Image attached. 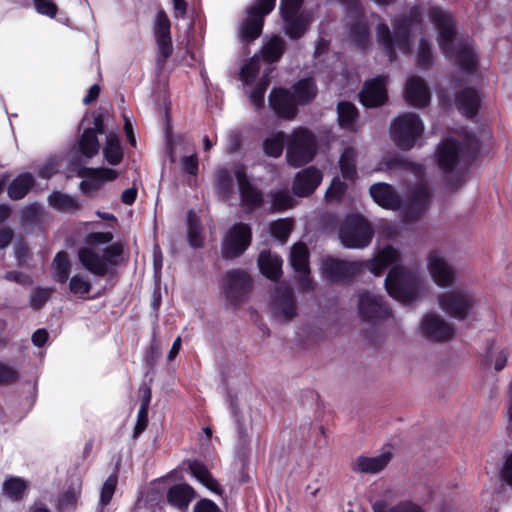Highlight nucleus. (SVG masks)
Segmentation results:
<instances>
[{
    "instance_id": "nucleus-41",
    "label": "nucleus",
    "mask_w": 512,
    "mask_h": 512,
    "mask_svg": "<svg viewBox=\"0 0 512 512\" xmlns=\"http://www.w3.org/2000/svg\"><path fill=\"white\" fill-rule=\"evenodd\" d=\"M49 204L62 212H72L79 209L78 201L65 193L55 191L48 198Z\"/></svg>"
},
{
    "instance_id": "nucleus-25",
    "label": "nucleus",
    "mask_w": 512,
    "mask_h": 512,
    "mask_svg": "<svg viewBox=\"0 0 512 512\" xmlns=\"http://www.w3.org/2000/svg\"><path fill=\"white\" fill-rule=\"evenodd\" d=\"M407 103L415 107H424L430 101V92L423 79L413 76L408 79L405 89Z\"/></svg>"
},
{
    "instance_id": "nucleus-20",
    "label": "nucleus",
    "mask_w": 512,
    "mask_h": 512,
    "mask_svg": "<svg viewBox=\"0 0 512 512\" xmlns=\"http://www.w3.org/2000/svg\"><path fill=\"white\" fill-rule=\"evenodd\" d=\"M386 84V76H378L367 81L359 93L360 102L369 108L384 104L387 99Z\"/></svg>"
},
{
    "instance_id": "nucleus-7",
    "label": "nucleus",
    "mask_w": 512,
    "mask_h": 512,
    "mask_svg": "<svg viewBox=\"0 0 512 512\" xmlns=\"http://www.w3.org/2000/svg\"><path fill=\"white\" fill-rule=\"evenodd\" d=\"M275 1L257 0L247 10L246 17L239 26V35L243 43L253 42L261 35L264 17L274 9Z\"/></svg>"
},
{
    "instance_id": "nucleus-56",
    "label": "nucleus",
    "mask_w": 512,
    "mask_h": 512,
    "mask_svg": "<svg viewBox=\"0 0 512 512\" xmlns=\"http://www.w3.org/2000/svg\"><path fill=\"white\" fill-rule=\"evenodd\" d=\"M123 252V245L119 242L113 243L112 245L106 247L102 255L104 256L107 265H116L117 259L121 256Z\"/></svg>"
},
{
    "instance_id": "nucleus-1",
    "label": "nucleus",
    "mask_w": 512,
    "mask_h": 512,
    "mask_svg": "<svg viewBox=\"0 0 512 512\" xmlns=\"http://www.w3.org/2000/svg\"><path fill=\"white\" fill-rule=\"evenodd\" d=\"M400 254L392 246H386L365 266L376 276L388 266L391 270L386 276L385 286L391 297L399 302L408 303L417 300L425 292V279L416 267H406L398 264Z\"/></svg>"
},
{
    "instance_id": "nucleus-32",
    "label": "nucleus",
    "mask_w": 512,
    "mask_h": 512,
    "mask_svg": "<svg viewBox=\"0 0 512 512\" xmlns=\"http://www.w3.org/2000/svg\"><path fill=\"white\" fill-rule=\"evenodd\" d=\"M189 470L192 475L197 478L204 486H206L212 492L221 495L222 489L216 479L208 471L207 467L201 462L193 461L189 464Z\"/></svg>"
},
{
    "instance_id": "nucleus-11",
    "label": "nucleus",
    "mask_w": 512,
    "mask_h": 512,
    "mask_svg": "<svg viewBox=\"0 0 512 512\" xmlns=\"http://www.w3.org/2000/svg\"><path fill=\"white\" fill-rule=\"evenodd\" d=\"M437 303L448 315L458 320H464L474 307L476 301L468 291L454 290L439 294Z\"/></svg>"
},
{
    "instance_id": "nucleus-15",
    "label": "nucleus",
    "mask_w": 512,
    "mask_h": 512,
    "mask_svg": "<svg viewBox=\"0 0 512 512\" xmlns=\"http://www.w3.org/2000/svg\"><path fill=\"white\" fill-rule=\"evenodd\" d=\"M420 332L423 337L430 341L443 342L453 337L454 326L440 315L428 313L421 320Z\"/></svg>"
},
{
    "instance_id": "nucleus-12",
    "label": "nucleus",
    "mask_w": 512,
    "mask_h": 512,
    "mask_svg": "<svg viewBox=\"0 0 512 512\" xmlns=\"http://www.w3.org/2000/svg\"><path fill=\"white\" fill-rule=\"evenodd\" d=\"M251 290V279L242 270L228 271L223 280L222 291L225 298L232 304L244 302Z\"/></svg>"
},
{
    "instance_id": "nucleus-60",
    "label": "nucleus",
    "mask_w": 512,
    "mask_h": 512,
    "mask_svg": "<svg viewBox=\"0 0 512 512\" xmlns=\"http://www.w3.org/2000/svg\"><path fill=\"white\" fill-rule=\"evenodd\" d=\"M500 478L503 482L512 487V453L505 456L500 469Z\"/></svg>"
},
{
    "instance_id": "nucleus-4",
    "label": "nucleus",
    "mask_w": 512,
    "mask_h": 512,
    "mask_svg": "<svg viewBox=\"0 0 512 512\" xmlns=\"http://www.w3.org/2000/svg\"><path fill=\"white\" fill-rule=\"evenodd\" d=\"M316 153V140L306 129H296L287 135L286 160L290 166L300 167L310 162Z\"/></svg>"
},
{
    "instance_id": "nucleus-33",
    "label": "nucleus",
    "mask_w": 512,
    "mask_h": 512,
    "mask_svg": "<svg viewBox=\"0 0 512 512\" xmlns=\"http://www.w3.org/2000/svg\"><path fill=\"white\" fill-rule=\"evenodd\" d=\"M51 268L53 279L58 283H65L71 272V263L67 252H58L52 261Z\"/></svg>"
},
{
    "instance_id": "nucleus-8",
    "label": "nucleus",
    "mask_w": 512,
    "mask_h": 512,
    "mask_svg": "<svg viewBox=\"0 0 512 512\" xmlns=\"http://www.w3.org/2000/svg\"><path fill=\"white\" fill-rule=\"evenodd\" d=\"M304 0H281L280 11L286 34L293 39L300 38L312 22L311 13L302 11Z\"/></svg>"
},
{
    "instance_id": "nucleus-17",
    "label": "nucleus",
    "mask_w": 512,
    "mask_h": 512,
    "mask_svg": "<svg viewBox=\"0 0 512 512\" xmlns=\"http://www.w3.org/2000/svg\"><path fill=\"white\" fill-rule=\"evenodd\" d=\"M154 34L158 47L156 64L158 69H162L167 58L172 54L173 51L170 37V20L164 11H159L157 13Z\"/></svg>"
},
{
    "instance_id": "nucleus-54",
    "label": "nucleus",
    "mask_w": 512,
    "mask_h": 512,
    "mask_svg": "<svg viewBox=\"0 0 512 512\" xmlns=\"http://www.w3.org/2000/svg\"><path fill=\"white\" fill-rule=\"evenodd\" d=\"M69 289L74 294H86L91 290V283L87 279L75 275L69 281Z\"/></svg>"
},
{
    "instance_id": "nucleus-29",
    "label": "nucleus",
    "mask_w": 512,
    "mask_h": 512,
    "mask_svg": "<svg viewBox=\"0 0 512 512\" xmlns=\"http://www.w3.org/2000/svg\"><path fill=\"white\" fill-rule=\"evenodd\" d=\"M455 103L461 113L473 117L478 112L480 97L474 89L465 88L457 93Z\"/></svg>"
},
{
    "instance_id": "nucleus-39",
    "label": "nucleus",
    "mask_w": 512,
    "mask_h": 512,
    "mask_svg": "<svg viewBox=\"0 0 512 512\" xmlns=\"http://www.w3.org/2000/svg\"><path fill=\"white\" fill-rule=\"evenodd\" d=\"M285 48L284 40L279 36H273L262 46V59L267 63L277 61L281 58Z\"/></svg>"
},
{
    "instance_id": "nucleus-3",
    "label": "nucleus",
    "mask_w": 512,
    "mask_h": 512,
    "mask_svg": "<svg viewBox=\"0 0 512 512\" xmlns=\"http://www.w3.org/2000/svg\"><path fill=\"white\" fill-rule=\"evenodd\" d=\"M420 22V12L418 9L411 11L410 17H401L394 24V33L391 35L388 26L380 23L377 26V38L379 43L384 47V50L389 58L393 61L396 57L394 46L401 52L409 53L411 50V29L414 24Z\"/></svg>"
},
{
    "instance_id": "nucleus-49",
    "label": "nucleus",
    "mask_w": 512,
    "mask_h": 512,
    "mask_svg": "<svg viewBox=\"0 0 512 512\" xmlns=\"http://www.w3.org/2000/svg\"><path fill=\"white\" fill-rule=\"evenodd\" d=\"M261 56L254 55L251 60L242 68L241 77L246 83L253 81L260 69Z\"/></svg>"
},
{
    "instance_id": "nucleus-28",
    "label": "nucleus",
    "mask_w": 512,
    "mask_h": 512,
    "mask_svg": "<svg viewBox=\"0 0 512 512\" xmlns=\"http://www.w3.org/2000/svg\"><path fill=\"white\" fill-rule=\"evenodd\" d=\"M373 200L386 209L395 210L400 206V200L392 186L386 183H376L370 187Z\"/></svg>"
},
{
    "instance_id": "nucleus-27",
    "label": "nucleus",
    "mask_w": 512,
    "mask_h": 512,
    "mask_svg": "<svg viewBox=\"0 0 512 512\" xmlns=\"http://www.w3.org/2000/svg\"><path fill=\"white\" fill-rule=\"evenodd\" d=\"M79 259L91 273L97 276H104L107 273V262L99 251L88 247L82 248L79 250Z\"/></svg>"
},
{
    "instance_id": "nucleus-2",
    "label": "nucleus",
    "mask_w": 512,
    "mask_h": 512,
    "mask_svg": "<svg viewBox=\"0 0 512 512\" xmlns=\"http://www.w3.org/2000/svg\"><path fill=\"white\" fill-rule=\"evenodd\" d=\"M428 16L438 31L437 41L443 54L454 59L461 68L471 69L475 63L471 42L469 39L462 41L457 38L452 17L439 7H431Z\"/></svg>"
},
{
    "instance_id": "nucleus-48",
    "label": "nucleus",
    "mask_w": 512,
    "mask_h": 512,
    "mask_svg": "<svg viewBox=\"0 0 512 512\" xmlns=\"http://www.w3.org/2000/svg\"><path fill=\"white\" fill-rule=\"evenodd\" d=\"M292 224L289 219H279L270 225L271 234L284 243L292 231Z\"/></svg>"
},
{
    "instance_id": "nucleus-50",
    "label": "nucleus",
    "mask_w": 512,
    "mask_h": 512,
    "mask_svg": "<svg viewBox=\"0 0 512 512\" xmlns=\"http://www.w3.org/2000/svg\"><path fill=\"white\" fill-rule=\"evenodd\" d=\"M273 210L281 211L292 207L293 198L288 191H276L271 193Z\"/></svg>"
},
{
    "instance_id": "nucleus-62",
    "label": "nucleus",
    "mask_w": 512,
    "mask_h": 512,
    "mask_svg": "<svg viewBox=\"0 0 512 512\" xmlns=\"http://www.w3.org/2000/svg\"><path fill=\"white\" fill-rule=\"evenodd\" d=\"M4 278L8 281L16 282L23 286L32 285V280L30 276L19 271H9L5 274Z\"/></svg>"
},
{
    "instance_id": "nucleus-40",
    "label": "nucleus",
    "mask_w": 512,
    "mask_h": 512,
    "mask_svg": "<svg viewBox=\"0 0 512 512\" xmlns=\"http://www.w3.org/2000/svg\"><path fill=\"white\" fill-rule=\"evenodd\" d=\"M285 143H287V135L285 133H274L263 141L264 153L269 157L278 158L283 152Z\"/></svg>"
},
{
    "instance_id": "nucleus-55",
    "label": "nucleus",
    "mask_w": 512,
    "mask_h": 512,
    "mask_svg": "<svg viewBox=\"0 0 512 512\" xmlns=\"http://www.w3.org/2000/svg\"><path fill=\"white\" fill-rule=\"evenodd\" d=\"M417 61L419 66L424 68L432 63L431 47L425 39L420 40Z\"/></svg>"
},
{
    "instance_id": "nucleus-37",
    "label": "nucleus",
    "mask_w": 512,
    "mask_h": 512,
    "mask_svg": "<svg viewBox=\"0 0 512 512\" xmlns=\"http://www.w3.org/2000/svg\"><path fill=\"white\" fill-rule=\"evenodd\" d=\"M34 184V178L30 173H24L15 178L8 187V195L14 200L22 199L31 186Z\"/></svg>"
},
{
    "instance_id": "nucleus-19",
    "label": "nucleus",
    "mask_w": 512,
    "mask_h": 512,
    "mask_svg": "<svg viewBox=\"0 0 512 512\" xmlns=\"http://www.w3.org/2000/svg\"><path fill=\"white\" fill-rule=\"evenodd\" d=\"M364 263L338 259H328L323 263L324 274L334 282L348 280L357 275Z\"/></svg>"
},
{
    "instance_id": "nucleus-14",
    "label": "nucleus",
    "mask_w": 512,
    "mask_h": 512,
    "mask_svg": "<svg viewBox=\"0 0 512 512\" xmlns=\"http://www.w3.org/2000/svg\"><path fill=\"white\" fill-rule=\"evenodd\" d=\"M357 310L361 319L367 322L385 319L390 315V310L382 298L369 291L358 293Z\"/></svg>"
},
{
    "instance_id": "nucleus-18",
    "label": "nucleus",
    "mask_w": 512,
    "mask_h": 512,
    "mask_svg": "<svg viewBox=\"0 0 512 512\" xmlns=\"http://www.w3.org/2000/svg\"><path fill=\"white\" fill-rule=\"evenodd\" d=\"M430 191L424 181H420L411 189L405 204V217L414 220L420 217L428 207Z\"/></svg>"
},
{
    "instance_id": "nucleus-64",
    "label": "nucleus",
    "mask_w": 512,
    "mask_h": 512,
    "mask_svg": "<svg viewBox=\"0 0 512 512\" xmlns=\"http://www.w3.org/2000/svg\"><path fill=\"white\" fill-rule=\"evenodd\" d=\"M194 512H221L220 508L209 499H202L194 506Z\"/></svg>"
},
{
    "instance_id": "nucleus-22",
    "label": "nucleus",
    "mask_w": 512,
    "mask_h": 512,
    "mask_svg": "<svg viewBox=\"0 0 512 512\" xmlns=\"http://www.w3.org/2000/svg\"><path fill=\"white\" fill-rule=\"evenodd\" d=\"M234 174L237 180L243 207L248 209L259 207L263 202L262 193L249 182L245 168L237 167Z\"/></svg>"
},
{
    "instance_id": "nucleus-52",
    "label": "nucleus",
    "mask_w": 512,
    "mask_h": 512,
    "mask_svg": "<svg viewBox=\"0 0 512 512\" xmlns=\"http://www.w3.org/2000/svg\"><path fill=\"white\" fill-rule=\"evenodd\" d=\"M269 85V79L268 76L265 75L259 83L256 85V87L252 90L250 95L251 103L256 107L259 108L264 103V94L267 90V87Z\"/></svg>"
},
{
    "instance_id": "nucleus-6",
    "label": "nucleus",
    "mask_w": 512,
    "mask_h": 512,
    "mask_svg": "<svg viewBox=\"0 0 512 512\" xmlns=\"http://www.w3.org/2000/svg\"><path fill=\"white\" fill-rule=\"evenodd\" d=\"M423 130V123L415 113H403L393 121L390 128L393 141L402 149L413 147Z\"/></svg>"
},
{
    "instance_id": "nucleus-47",
    "label": "nucleus",
    "mask_w": 512,
    "mask_h": 512,
    "mask_svg": "<svg viewBox=\"0 0 512 512\" xmlns=\"http://www.w3.org/2000/svg\"><path fill=\"white\" fill-rule=\"evenodd\" d=\"M14 256L17 260L18 265H25L32 257L31 250L24 239V237L19 236L16 238L14 245Z\"/></svg>"
},
{
    "instance_id": "nucleus-21",
    "label": "nucleus",
    "mask_w": 512,
    "mask_h": 512,
    "mask_svg": "<svg viewBox=\"0 0 512 512\" xmlns=\"http://www.w3.org/2000/svg\"><path fill=\"white\" fill-rule=\"evenodd\" d=\"M93 127H87L78 142L79 151L87 158L95 156L100 148L97 135L104 132L103 118L100 114H92Z\"/></svg>"
},
{
    "instance_id": "nucleus-42",
    "label": "nucleus",
    "mask_w": 512,
    "mask_h": 512,
    "mask_svg": "<svg viewBox=\"0 0 512 512\" xmlns=\"http://www.w3.org/2000/svg\"><path fill=\"white\" fill-rule=\"evenodd\" d=\"M2 489L4 495L12 501H19L26 492L27 482L20 477H10L4 481Z\"/></svg>"
},
{
    "instance_id": "nucleus-61",
    "label": "nucleus",
    "mask_w": 512,
    "mask_h": 512,
    "mask_svg": "<svg viewBox=\"0 0 512 512\" xmlns=\"http://www.w3.org/2000/svg\"><path fill=\"white\" fill-rule=\"evenodd\" d=\"M36 10L44 15L54 17L57 13V6L52 0H34Z\"/></svg>"
},
{
    "instance_id": "nucleus-5",
    "label": "nucleus",
    "mask_w": 512,
    "mask_h": 512,
    "mask_svg": "<svg viewBox=\"0 0 512 512\" xmlns=\"http://www.w3.org/2000/svg\"><path fill=\"white\" fill-rule=\"evenodd\" d=\"M374 231L372 226L360 215L347 216L339 229V239L343 246L361 249L368 246Z\"/></svg>"
},
{
    "instance_id": "nucleus-46",
    "label": "nucleus",
    "mask_w": 512,
    "mask_h": 512,
    "mask_svg": "<svg viewBox=\"0 0 512 512\" xmlns=\"http://www.w3.org/2000/svg\"><path fill=\"white\" fill-rule=\"evenodd\" d=\"M233 187V180L226 168H218L215 172V188L221 195H228Z\"/></svg>"
},
{
    "instance_id": "nucleus-31",
    "label": "nucleus",
    "mask_w": 512,
    "mask_h": 512,
    "mask_svg": "<svg viewBox=\"0 0 512 512\" xmlns=\"http://www.w3.org/2000/svg\"><path fill=\"white\" fill-rule=\"evenodd\" d=\"M194 497V490L188 484L174 485L167 493L168 502L180 510L187 509Z\"/></svg>"
},
{
    "instance_id": "nucleus-35",
    "label": "nucleus",
    "mask_w": 512,
    "mask_h": 512,
    "mask_svg": "<svg viewBox=\"0 0 512 512\" xmlns=\"http://www.w3.org/2000/svg\"><path fill=\"white\" fill-rule=\"evenodd\" d=\"M338 121L341 127L350 131L356 130L358 111L356 107L347 101L339 102L337 106Z\"/></svg>"
},
{
    "instance_id": "nucleus-57",
    "label": "nucleus",
    "mask_w": 512,
    "mask_h": 512,
    "mask_svg": "<svg viewBox=\"0 0 512 512\" xmlns=\"http://www.w3.org/2000/svg\"><path fill=\"white\" fill-rule=\"evenodd\" d=\"M345 189L346 184L338 177H335L326 191V198L328 200H338L344 194Z\"/></svg>"
},
{
    "instance_id": "nucleus-24",
    "label": "nucleus",
    "mask_w": 512,
    "mask_h": 512,
    "mask_svg": "<svg viewBox=\"0 0 512 512\" xmlns=\"http://www.w3.org/2000/svg\"><path fill=\"white\" fill-rule=\"evenodd\" d=\"M322 174L315 167H308L295 176L293 183V192L300 197L311 194L321 183Z\"/></svg>"
},
{
    "instance_id": "nucleus-45",
    "label": "nucleus",
    "mask_w": 512,
    "mask_h": 512,
    "mask_svg": "<svg viewBox=\"0 0 512 512\" xmlns=\"http://www.w3.org/2000/svg\"><path fill=\"white\" fill-rule=\"evenodd\" d=\"M54 293L52 287H37L32 290L29 297V306L33 310H40Z\"/></svg>"
},
{
    "instance_id": "nucleus-26",
    "label": "nucleus",
    "mask_w": 512,
    "mask_h": 512,
    "mask_svg": "<svg viewBox=\"0 0 512 512\" xmlns=\"http://www.w3.org/2000/svg\"><path fill=\"white\" fill-rule=\"evenodd\" d=\"M392 454L384 452L374 457L360 456L352 464L353 471L376 474L382 471L390 462Z\"/></svg>"
},
{
    "instance_id": "nucleus-43",
    "label": "nucleus",
    "mask_w": 512,
    "mask_h": 512,
    "mask_svg": "<svg viewBox=\"0 0 512 512\" xmlns=\"http://www.w3.org/2000/svg\"><path fill=\"white\" fill-rule=\"evenodd\" d=\"M187 225H188V241L191 247L199 248L202 246L203 237L201 233V225L200 220L195 212L189 211L187 216Z\"/></svg>"
},
{
    "instance_id": "nucleus-10",
    "label": "nucleus",
    "mask_w": 512,
    "mask_h": 512,
    "mask_svg": "<svg viewBox=\"0 0 512 512\" xmlns=\"http://www.w3.org/2000/svg\"><path fill=\"white\" fill-rule=\"evenodd\" d=\"M478 149V141L473 135L466 137V147H461L459 143L452 139L443 141L437 151V161L441 169L451 171L457 164L460 156L467 155L471 157Z\"/></svg>"
},
{
    "instance_id": "nucleus-36",
    "label": "nucleus",
    "mask_w": 512,
    "mask_h": 512,
    "mask_svg": "<svg viewBox=\"0 0 512 512\" xmlns=\"http://www.w3.org/2000/svg\"><path fill=\"white\" fill-rule=\"evenodd\" d=\"M309 251L305 244L299 242L292 246L290 263L296 273L309 272Z\"/></svg>"
},
{
    "instance_id": "nucleus-16",
    "label": "nucleus",
    "mask_w": 512,
    "mask_h": 512,
    "mask_svg": "<svg viewBox=\"0 0 512 512\" xmlns=\"http://www.w3.org/2000/svg\"><path fill=\"white\" fill-rule=\"evenodd\" d=\"M427 269L438 286L447 287L456 281V270L440 251L429 253Z\"/></svg>"
},
{
    "instance_id": "nucleus-34",
    "label": "nucleus",
    "mask_w": 512,
    "mask_h": 512,
    "mask_svg": "<svg viewBox=\"0 0 512 512\" xmlns=\"http://www.w3.org/2000/svg\"><path fill=\"white\" fill-rule=\"evenodd\" d=\"M291 94L298 104H305L312 101L317 94L314 80L312 78H305L298 81L293 86V93Z\"/></svg>"
},
{
    "instance_id": "nucleus-53",
    "label": "nucleus",
    "mask_w": 512,
    "mask_h": 512,
    "mask_svg": "<svg viewBox=\"0 0 512 512\" xmlns=\"http://www.w3.org/2000/svg\"><path fill=\"white\" fill-rule=\"evenodd\" d=\"M351 37L358 46L364 47L369 39L367 26L362 22H357L351 27Z\"/></svg>"
},
{
    "instance_id": "nucleus-23",
    "label": "nucleus",
    "mask_w": 512,
    "mask_h": 512,
    "mask_svg": "<svg viewBox=\"0 0 512 512\" xmlns=\"http://www.w3.org/2000/svg\"><path fill=\"white\" fill-rule=\"evenodd\" d=\"M297 101L284 89H274L269 95V105L282 118L292 119L297 112Z\"/></svg>"
},
{
    "instance_id": "nucleus-30",
    "label": "nucleus",
    "mask_w": 512,
    "mask_h": 512,
    "mask_svg": "<svg viewBox=\"0 0 512 512\" xmlns=\"http://www.w3.org/2000/svg\"><path fill=\"white\" fill-rule=\"evenodd\" d=\"M258 265L263 275L271 280H278L281 276L282 259L270 251H262L258 258Z\"/></svg>"
},
{
    "instance_id": "nucleus-44",
    "label": "nucleus",
    "mask_w": 512,
    "mask_h": 512,
    "mask_svg": "<svg viewBox=\"0 0 512 512\" xmlns=\"http://www.w3.org/2000/svg\"><path fill=\"white\" fill-rule=\"evenodd\" d=\"M103 154L105 159L112 165L120 163L123 154L119 139L114 134H109L106 138V144L103 148Z\"/></svg>"
},
{
    "instance_id": "nucleus-9",
    "label": "nucleus",
    "mask_w": 512,
    "mask_h": 512,
    "mask_svg": "<svg viewBox=\"0 0 512 512\" xmlns=\"http://www.w3.org/2000/svg\"><path fill=\"white\" fill-rule=\"evenodd\" d=\"M270 312L278 323H288L298 316V303L293 289L287 284L277 286L271 296Z\"/></svg>"
},
{
    "instance_id": "nucleus-38",
    "label": "nucleus",
    "mask_w": 512,
    "mask_h": 512,
    "mask_svg": "<svg viewBox=\"0 0 512 512\" xmlns=\"http://www.w3.org/2000/svg\"><path fill=\"white\" fill-rule=\"evenodd\" d=\"M356 156V151L352 147L346 148L340 156L339 166L346 180H354L357 177Z\"/></svg>"
},
{
    "instance_id": "nucleus-13",
    "label": "nucleus",
    "mask_w": 512,
    "mask_h": 512,
    "mask_svg": "<svg viewBox=\"0 0 512 512\" xmlns=\"http://www.w3.org/2000/svg\"><path fill=\"white\" fill-rule=\"evenodd\" d=\"M251 236V229L247 224H234L222 241V255L229 259L240 256L250 245Z\"/></svg>"
},
{
    "instance_id": "nucleus-59",
    "label": "nucleus",
    "mask_w": 512,
    "mask_h": 512,
    "mask_svg": "<svg viewBox=\"0 0 512 512\" xmlns=\"http://www.w3.org/2000/svg\"><path fill=\"white\" fill-rule=\"evenodd\" d=\"M60 162L57 158H49L39 170V176L49 179L58 172Z\"/></svg>"
},
{
    "instance_id": "nucleus-58",
    "label": "nucleus",
    "mask_w": 512,
    "mask_h": 512,
    "mask_svg": "<svg viewBox=\"0 0 512 512\" xmlns=\"http://www.w3.org/2000/svg\"><path fill=\"white\" fill-rule=\"evenodd\" d=\"M17 379V371L13 367L3 362H0V385L11 384L15 382Z\"/></svg>"
},
{
    "instance_id": "nucleus-51",
    "label": "nucleus",
    "mask_w": 512,
    "mask_h": 512,
    "mask_svg": "<svg viewBox=\"0 0 512 512\" xmlns=\"http://www.w3.org/2000/svg\"><path fill=\"white\" fill-rule=\"evenodd\" d=\"M118 478L116 474L110 475L103 484L101 495H100V504L102 506L107 505L115 492L117 486Z\"/></svg>"
},
{
    "instance_id": "nucleus-63",
    "label": "nucleus",
    "mask_w": 512,
    "mask_h": 512,
    "mask_svg": "<svg viewBox=\"0 0 512 512\" xmlns=\"http://www.w3.org/2000/svg\"><path fill=\"white\" fill-rule=\"evenodd\" d=\"M182 169L184 172L196 175L198 172V160L196 155L185 156L181 160Z\"/></svg>"
}]
</instances>
